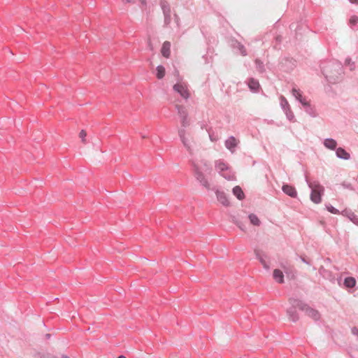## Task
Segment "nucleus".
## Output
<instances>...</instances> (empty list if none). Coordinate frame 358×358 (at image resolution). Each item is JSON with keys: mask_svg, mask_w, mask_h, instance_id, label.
Masks as SVG:
<instances>
[{"mask_svg": "<svg viewBox=\"0 0 358 358\" xmlns=\"http://www.w3.org/2000/svg\"><path fill=\"white\" fill-rule=\"evenodd\" d=\"M306 181L311 189L310 200L315 203H320L322 201V195L324 191V187L317 181H308L307 177H306Z\"/></svg>", "mask_w": 358, "mask_h": 358, "instance_id": "nucleus-1", "label": "nucleus"}, {"mask_svg": "<svg viewBox=\"0 0 358 358\" xmlns=\"http://www.w3.org/2000/svg\"><path fill=\"white\" fill-rule=\"evenodd\" d=\"M289 303L292 304L294 307L298 306L300 310L304 311L308 316L312 317L313 320H318L320 319V315L319 312L309 307L307 304L303 303L302 301L296 299H290Z\"/></svg>", "mask_w": 358, "mask_h": 358, "instance_id": "nucleus-2", "label": "nucleus"}, {"mask_svg": "<svg viewBox=\"0 0 358 358\" xmlns=\"http://www.w3.org/2000/svg\"><path fill=\"white\" fill-rule=\"evenodd\" d=\"M334 66V71L331 68V66H324L322 69L323 75L330 81L335 80V78L337 76V74L339 73V71L341 69V65L339 64H335Z\"/></svg>", "mask_w": 358, "mask_h": 358, "instance_id": "nucleus-3", "label": "nucleus"}, {"mask_svg": "<svg viewBox=\"0 0 358 358\" xmlns=\"http://www.w3.org/2000/svg\"><path fill=\"white\" fill-rule=\"evenodd\" d=\"M178 135L184 147L190 154H192L194 150L193 141L186 136V132L184 128L178 130Z\"/></svg>", "mask_w": 358, "mask_h": 358, "instance_id": "nucleus-4", "label": "nucleus"}, {"mask_svg": "<svg viewBox=\"0 0 358 358\" xmlns=\"http://www.w3.org/2000/svg\"><path fill=\"white\" fill-rule=\"evenodd\" d=\"M215 169L219 172V173L221 174L227 180H230L234 179V176H231L230 174H226L224 173V171L229 169L228 165L224 162L221 160L216 161L215 162Z\"/></svg>", "mask_w": 358, "mask_h": 358, "instance_id": "nucleus-5", "label": "nucleus"}, {"mask_svg": "<svg viewBox=\"0 0 358 358\" xmlns=\"http://www.w3.org/2000/svg\"><path fill=\"white\" fill-rule=\"evenodd\" d=\"M194 171V176L196 180L207 189H210V185L208 182V180L206 178L201 169L195 165Z\"/></svg>", "mask_w": 358, "mask_h": 358, "instance_id": "nucleus-6", "label": "nucleus"}, {"mask_svg": "<svg viewBox=\"0 0 358 358\" xmlns=\"http://www.w3.org/2000/svg\"><path fill=\"white\" fill-rule=\"evenodd\" d=\"M173 90L179 93L182 97L185 99L189 98V92L187 86L182 83H178L173 86Z\"/></svg>", "mask_w": 358, "mask_h": 358, "instance_id": "nucleus-7", "label": "nucleus"}, {"mask_svg": "<svg viewBox=\"0 0 358 358\" xmlns=\"http://www.w3.org/2000/svg\"><path fill=\"white\" fill-rule=\"evenodd\" d=\"M161 7L164 15V23L169 24L171 22V8L166 1L161 2Z\"/></svg>", "mask_w": 358, "mask_h": 358, "instance_id": "nucleus-8", "label": "nucleus"}, {"mask_svg": "<svg viewBox=\"0 0 358 358\" xmlns=\"http://www.w3.org/2000/svg\"><path fill=\"white\" fill-rule=\"evenodd\" d=\"M238 143V140H237L234 136H230L225 141L224 145L226 148L231 151V152L234 153V148Z\"/></svg>", "mask_w": 358, "mask_h": 358, "instance_id": "nucleus-9", "label": "nucleus"}, {"mask_svg": "<svg viewBox=\"0 0 358 358\" xmlns=\"http://www.w3.org/2000/svg\"><path fill=\"white\" fill-rule=\"evenodd\" d=\"M282 190L283 191V192L285 194H286L287 195H288L292 198H296L297 196V192H296V189L292 185H283L282 187Z\"/></svg>", "mask_w": 358, "mask_h": 358, "instance_id": "nucleus-10", "label": "nucleus"}, {"mask_svg": "<svg viewBox=\"0 0 358 358\" xmlns=\"http://www.w3.org/2000/svg\"><path fill=\"white\" fill-rule=\"evenodd\" d=\"M215 194H216V196H217V200L224 206H227L229 205V201L227 199V196L226 195V194L222 192V191H220L218 189H216L215 190Z\"/></svg>", "mask_w": 358, "mask_h": 358, "instance_id": "nucleus-11", "label": "nucleus"}, {"mask_svg": "<svg viewBox=\"0 0 358 358\" xmlns=\"http://www.w3.org/2000/svg\"><path fill=\"white\" fill-rule=\"evenodd\" d=\"M291 306L292 307L287 310L288 317L291 321L296 322L299 320V317L295 310V308H298V306L294 307L292 304Z\"/></svg>", "mask_w": 358, "mask_h": 358, "instance_id": "nucleus-12", "label": "nucleus"}, {"mask_svg": "<svg viewBox=\"0 0 358 358\" xmlns=\"http://www.w3.org/2000/svg\"><path fill=\"white\" fill-rule=\"evenodd\" d=\"M170 48H171V43H170V42L165 41L163 43L162 47V50H161L162 55L164 57L169 58L170 57V54H171Z\"/></svg>", "mask_w": 358, "mask_h": 358, "instance_id": "nucleus-13", "label": "nucleus"}, {"mask_svg": "<svg viewBox=\"0 0 358 358\" xmlns=\"http://www.w3.org/2000/svg\"><path fill=\"white\" fill-rule=\"evenodd\" d=\"M273 279L278 283L284 282V275L280 269H275L273 273Z\"/></svg>", "mask_w": 358, "mask_h": 358, "instance_id": "nucleus-14", "label": "nucleus"}, {"mask_svg": "<svg viewBox=\"0 0 358 358\" xmlns=\"http://www.w3.org/2000/svg\"><path fill=\"white\" fill-rule=\"evenodd\" d=\"M336 155L338 158L345 160L349 159L350 157V154L342 148H338L336 149Z\"/></svg>", "mask_w": 358, "mask_h": 358, "instance_id": "nucleus-15", "label": "nucleus"}, {"mask_svg": "<svg viewBox=\"0 0 358 358\" xmlns=\"http://www.w3.org/2000/svg\"><path fill=\"white\" fill-rule=\"evenodd\" d=\"M324 145L329 150H335L337 146V142L333 138H326L323 143Z\"/></svg>", "mask_w": 358, "mask_h": 358, "instance_id": "nucleus-16", "label": "nucleus"}, {"mask_svg": "<svg viewBox=\"0 0 358 358\" xmlns=\"http://www.w3.org/2000/svg\"><path fill=\"white\" fill-rule=\"evenodd\" d=\"M232 47L235 49L238 50L240 51V53L243 56L247 55V52H246V50H245L244 45L243 44H241L240 42H238L237 41H234L232 43Z\"/></svg>", "mask_w": 358, "mask_h": 358, "instance_id": "nucleus-17", "label": "nucleus"}, {"mask_svg": "<svg viewBox=\"0 0 358 358\" xmlns=\"http://www.w3.org/2000/svg\"><path fill=\"white\" fill-rule=\"evenodd\" d=\"M344 285L347 288H352L356 285V280L353 277H348L344 280Z\"/></svg>", "mask_w": 358, "mask_h": 358, "instance_id": "nucleus-18", "label": "nucleus"}, {"mask_svg": "<svg viewBox=\"0 0 358 358\" xmlns=\"http://www.w3.org/2000/svg\"><path fill=\"white\" fill-rule=\"evenodd\" d=\"M233 194L237 197L238 199L242 200L244 198V193L239 186H236L233 188Z\"/></svg>", "mask_w": 358, "mask_h": 358, "instance_id": "nucleus-19", "label": "nucleus"}, {"mask_svg": "<svg viewBox=\"0 0 358 358\" xmlns=\"http://www.w3.org/2000/svg\"><path fill=\"white\" fill-rule=\"evenodd\" d=\"M248 87L252 91H257L259 87V82L254 78H250L248 83Z\"/></svg>", "mask_w": 358, "mask_h": 358, "instance_id": "nucleus-20", "label": "nucleus"}, {"mask_svg": "<svg viewBox=\"0 0 358 358\" xmlns=\"http://www.w3.org/2000/svg\"><path fill=\"white\" fill-rule=\"evenodd\" d=\"M345 215L352 221L354 224L358 225V217L352 212H345Z\"/></svg>", "mask_w": 358, "mask_h": 358, "instance_id": "nucleus-21", "label": "nucleus"}, {"mask_svg": "<svg viewBox=\"0 0 358 358\" xmlns=\"http://www.w3.org/2000/svg\"><path fill=\"white\" fill-rule=\"evenodd\" d=\"M249 219H250V221L251 222V224H252L253 225H255V226H259L260 225V220H259V218L257 217V216L255 214H250L249 216H248Z\"/></svg>", "mask_w": 358, "mask_h": 358, "instance_id": "nucleus-22", "label": "nucleus"}, {"mask_svg": "<svg viewBox=\"0 0 358 358\" xmlns=\"http://www.w3.org/2000/svg\"><path fill=\"white\" fill-rule=\"evenodd\" d=\"M176 108L178 110V113L179 116L180 117V118L182 117H185V116H188L187 112L186 109L185 108V107L177 105Z\"/></svg>", "mask_w": 358, "mask_h": 358, "instance_id": "nucleus-23", "label": "nucleus"}, {"mask_svg": "<svg viewBox=\"0 0 358 358\" xmlns=\"http://www.w3.org/2000/svg\"><path fill=\"white\" fill-rule=\"evenodd\" d=\"M157 77L159 79H162L165 75V69L162 66H158L157 67Z\"/></svg>", "mask_w": 358, "mask_h": 358, "instance_id": "nucleus-24", "label": "nucleus"}, {"mask_svg": "<svg viewBox=\"0 0 358 358\" xmlns=\"http://www.w3.org/2000/svg\"><path fill=\"white\" fill-rule=\"evenodd\" d=\"M292 94L298 101H299V99L302 98L301 94L300 93L299 90L296 88L292 89Z\"/></svg>", "mask_w": 358, "mask_h": 358, "instance_id": "nucleus-25", "label": "nucleus"}, {"mask_svg": "<svg viewBox=\"0 0 358 358\" xmlns=\"http://www.w3.org/2000/svg\"><path fill=\"white\" fill-rule=\"evenodd\" d=\"M280 104L284 110H287L288 108H290L288 101L283 96L281 97Z\"/></svg>", "mask_w": 358, "mask_h": 358, "instance_id": "nucleus-26", "label": "nucleus"}, {"mask_svg": "<svg viewBox=\"0 0 358 358\" xmlns=\"http://www.w3.org/2000/svg\"><path fill=\"white\" fill-rule=\"evenodd\" d=\"M181 119V124L182 127L185 128L189 125V121L188 120V116H185L180 118Z\"/></svg>", "mask_w": 358, "mask_h": 358, "instance_id": "nucleus-27", "label": "nucleus"}, {"mask_svg": "<svg viewBox=\"0 0 358 358\" xmlns=\"http://www.w3.org/2000/svg\"><path fill=\"white\" fill-rule=\"evenodd\" d=\"M255 64H256V68L257 69L262 73L264 71V65H263V63L261 62L259 59H256L255 60Z\"/></svg>", "mask_w": 358, "mask_h": 358, "instance_id": "nucleus-28", "label": "nucleus"}, {"mask_svg": "<svg viewBox=\"0 0 358 358\" xmlns=\"http://www.w3.org/2000/svg\"><path fill=\"white\" fill-rule=\"evenodd\" d=\"M349 23L351 26H355L358 23V17L356 15H352L350 17Z\"/></svg>", "mask_w": 358, "mask_h": 358, "instance_id": "nucleus-29", "label": "nucleus"}, {"mask_svg": "<svg viewBox=\"0 0 358 358\" xmlns=\"http://www.w3.org/2000/svg\"><path fill=\"white\" fill-rule=\"evenodd\" d=\"M285 112L287 117L289 120H293L294 115L292 111L291 110L290 108H288L287 110H285Z\"/></svg>", "mask_w": 358, "mask_h": 358, "instance_id": "nucleus-30", "label": "nucleus"}, {"mask_svg": "<svg viewBox=\"0 0 358 358\" xmlns=\"http://www.w3.org/2000/svg\"><path fill=\"white\" fill-rule=\"evenodd\" d=\"M266 257V255L262 257L260 259H259V261L261 262L264 268L266 270L269 269V266L266 262L265 258Z\"/></svg>", "mask_w": 358, "mask_h": 358, "instance_id": "nucleus-31", "label": "nucleus"}, {"mask_svg": "<svg viewBox=\"0 0 358 358\" xmlns=\"http://www.w3.org/2000/svg\"><path fill=\"white\" fill-rule=\"evenodd\" d=\"M86 136H87L86 131L83 129L81 130L79 134V137L81 138L82 142L84 143H86V139H85Z\"/></svg>", "mask_w": 358, "mask_h": 358, "instance_id": "nucleus-32", "label": "nucleus"}, {"mask_svg": "<svg viewBox=\"0 0 358 358\" xmlns=\"http://www.w3.org/2000/svg\"><path fill=\"white\" fill-rule=\"evenodd\" d=\"M255 255L257 259H260L263 256H265V254L262 251L257 249L255 250Z\"/></svg>", "mask_w": 358, "mask_h": 358, "instance_id": "nucleus-33", "label": "nucleus"}, {"mask_svg": "<svg viewBox=\"0 0 358 358\" xmlns=\"http://www.w3.org/2000/svg\"><path fill=\"white\" fill-rule=\"evenodd\" d=\"M345 64L346 65L350 66V69L353 70L355 68L354 62H352V59L350 58H347L345 61Z\"/></svg>", "mask_w": 358, "mask_h": 358, "instance_id": "nucleus-34", "label": "nucleus"}, {"mask_svg": "<svg viewBox=\"0 0 358 358\" xmlns=\"http://www.w3.org/2000/svg\"><path fill=\"white\" fill-rule=\"evenodd\" d=\"M327 210H328V211H329L330 213H334V214L338 213V210L337 209H336L334 207H333L332 206H327Z\"/></svg>", "mask_w": 358, "mask_h": 358, "instance_id": "nucleus-35", "label": "nucleus"}, {"mask_svg": "<svg viewBox=\"0 0 358 358\" xmlns=\"http://www.w3.org/2000/svg\"><path fill=\"white\" fill-rule=\"evenodd\" d=\"M352 334L358 337V329L357 327H353L351 330Z\"/></svg>", "mask_w": 358, "mask_h": 358, "instance_id": "nucleus-36", "label": "nucleus"}, {"mask_svg": "<svg viewBox=\"0 0 358 358\" xmlns=\"http://www.w3.org/2000/svg\"><path fill=\"white\" fill-rule=\"evenodd\" d=\"M300 103H301L302 105L303 106H308V102L307 101H306L304 99L301 98V99H299V101Z\"/></svg>", "mask_w": 358, "mask_h": 358, "instance_id": "nucleus-37", "label": "nucleus"}, {"mask_svg": "<svg viewBox=\"0 0 358 358\" xmlns=\"http://www.w3.org/2000/svg\"><path fill=\"white\" fill-rule=\"evenodd\" d=\"M204 166H205V171H208V172L211 171L210 166L209 165H208L206 163H204Z\"/></svg>", "mask_w": 358, "mask_h": 358, "instance_id": "nucleus-38", "label": "nucleus"}, {"mask_svg": "<svg viewBox=\"0 0 358 358\" xmlns=\"http://www.w3.org/2000/svg\"><path fill=\"white\" fill-rule=\"evenodd\" d=\"M236 224L238 225V227L243 231L245 230V228H244V226L243 224H241L240 223L238 222H236Z\"/></svg>", "mask_w": 358, "mask_h": 358, "instance_id": "nucleus-39", "label": "nucleus"}, {"mask_svg": "<svg viewBox=\"0 0 358 358\" xmlns=\"http://www.w3.org/2000/svg\"><path fill=\"white\" fill-rule=\"evenodd\" d=\"M148 47H149V48H150L151 50H153V46H152V43H151V41H150V39H149V41H148Z\"/></svg>", "mask_w": 358, "mask_h": 358, "instance_id": "nucleus-40", "label": "nucleus"}, {"mask_svg": "<svg viewBox=\"0 0 358 358\" xmlns=\"http://www.w3.org/2000/svg\"><path fill=\"white\" fill-rule=\"evenodd\" d=\"M351 3L358 5V0H349Z\"/></svg>", "mask_w": 358, "mask_h": 358, "instance_id": "nucleus-41", "label": "nucleus"}, {"mask_svg": "<svg viewBox=\"0 0 358 358\" xmlns=\"http://www.w3.org/2000/svg\"><path fill=\"white\" fill-rule=\"evenodd\" d=\"M301 261H302L303 262H304V263H306V264H310L308 261H306V259H305V258H303V257H301Z\"/></svg>", "mask_w": 358, "mask_h": 358, "instance_id": "nucleus-42", "label": "nucleus"}, {"mask_svg": "<svg viewBox=\"0 0 358 358\" xmlns=\"http://www.w3.org/2000/svg\"><path fill=\"white\" fill-rule=\"evenodd\" d=\"M126 3H131L134 0H124Z\"/></svg>", "mask_w": 358, "mask_h": 358, "instance_id": "nucleus-43", "label": "nucleus"}, {"mask_svg": "<svg viewBox=\"0 0 358 358\" xmlns=\"http://www.w3.org/2000/svg\"><path fill=\"white\" fill-rule=\"evenodd\" d=\"M117 358H127V357L124 355H120Z\"/></svg>", "mask_w": 358, "mask_h": 358, "instance_id": "nucleus-44", "label": "nucleus"}, {"mask_svg": "<svg viewBox=\"0 0 358 358\" xmlns=\"http://www.w3.org/2000/svg\"><path fill=\"white\" fill-rule=\"evenodd\" d=\"M140 1H141L143 4L145 3V0H140Z\"/></svg>", "mask_w": 358, "mask_h": 358, "instance_id": "nucleus-45", "label": "nucleus"}, {"mask_svg": "<svg viewBox=\"0 0 358 358\" xmlns=\"http://www.w3.org/2000/svg\"><path fill=\"white\" fill-rule=\"evenodd\" d=\"M65 358H67V357H65Z\"/></svg>", "mask_w": 358, "mask_h": 358, "instance_id": "nucleus-46", "label": "nucleus"}]
</instances>
